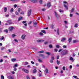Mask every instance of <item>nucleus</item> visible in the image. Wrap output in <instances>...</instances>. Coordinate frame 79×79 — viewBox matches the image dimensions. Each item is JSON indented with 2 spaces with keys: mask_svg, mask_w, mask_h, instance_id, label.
I'll use <instances>...</instances> for the list:
<instances>
[{
  "mask_svg": "<svg viewBox=\"0 0 79 79\" xmlns=\"http://www.w3.org/2000/svg\"><path fill=\"white\" fill-rule=\"evenodd\" d=\"M61 55L63 56L64 55H67L68 53V51L67 50H64L63 51L61 52Z\"/></svg>",
  "mask_w": 79,
  "mask_h": 79,
  "instance_id": "obj_1",
  "label": "nucleus"
},
{
  "mask_svg": "<svg viewBox=\"0 0 79 79\" xmlns=\"http://www.w3.org/2000/svg\"><path fill=\"white\" fill-rule=\"evenodd\" d=\"M64 3V7L65 8V9L66 10H68V6H67V5H68V3L66 1H64L63 2Z\"/></svg>",
  "mask_w": 79,
  "mask_h": 79,
  "instance_id": "obj_2",
  "label": "nucleus"
},
{
  "mask_svg": "<svg viewBox=\"0 0 79 79\" xmlns=\"http://www.w3.org/2000/svg\"><path fill=\"white\" fill-rule=\"evenodd\" d=\"M31 10H30L28 11L27 15L28 16H31Z\"/></svg>",
  "mask_w": 79,
  "mask_h": 79,
  "instance_id": "obj_3",
  "label": "nucleus"
},
{
  "mask_svg": "<svg viewBox=\"0 0 79 79\" xmlns=\"http://www.w3.org/2000/svg\"><path fill=\"white\" fill-rule=\"evenodd\" d=\"M55 14V16L56 18H60V16L59 14H58L56 13V11L54 12Z\"/></svg>",
  "mask_w": 79,
  "mask_h": 79,
  "instance_id": "obj_4",
  "label": "nucleus"
},
{
  "mask_svg": "<svg viewBox=\"0 0 79 79\" xmlns=\"http://www.w3.org/2000/svg\"><path fill=\"white\" fill-rule=\"evenodd\" d=\"M14 29H15V27H9V31H12L14 30Z\"/></svg>",
  "mask_w": 79,
  "mask_h": 79,
  "instance_id": "obj_5",
  "label": "nucleus"
},
{
  "mask_svg": "<svg viewBox=\"0 0 79 79\" xmlns=\"http://www.w3.org/2000/svg\"><path fill=\"white\" fill-rule=\"evenodd\" d=\"M22 71H24V72L26 73H29V70H28L25 69H22Z\"/></svg>",
  "mask_w": 79,
  "mask_h": 79,
  "instance_id": "obj_6",
  "label": "nucleus"
},
{
  "mask_svg": "<svg viewBox=\"0 0 79 79\" xmlns=\"http://www.w3.org/2000/svg\"><path fill=\"white\" fill-rule=\"evenodd\" d=\"M47 6L48 8H50L51 6V3L50 2H48L47 3Z\"/></svg>",
  "mask_w": 79,
  "mask_h": 79,
  "instance_id": "obj_7",
  "label": "nucleus"
},
{
  "mask_svg": "<svg viewBox=\"0 0 79 79\" xmlns=\"http://www.w3.org/2000/svg\"><path fill=\"white\" fill-rule=\"evenodd\" d=\"M25 37L26 35H23L22 36L21 38L23 40H24V39H25Z\"/></svg>",
  "mask_w": 79,
  "mask_h": 79,
  "instance_id": "obj_8",
  "label": "nucleus"
},
{
  "mask_svg": "<svg viewBox=\"0 0 79 79\" xmlns=\"http://www.w3.org/2000/svg\"><path fill=\"white\" fill-rule=\"evenodd\" d=\"M16 59L15 58H13V59H12L11 60V61L12 62H15V61H16Z\"/></svg>",
  "mask_w": 79,
  "mask_h": 79,
  "instance_id": "obj_9",
  "label": "nucleus"
},
{
  "mask_svg": "<svg viewBox=\"0 0 79 79\" xmlns=\"http://www.w3.org/2000/svg\"><path fill=\"white\" fill-rule=\"evenodd\" d=\"M70 60H71V61H74L75 59H73V57H71L70 58Z\"/></svg>",
  "mask_w": 79,
  "mask_h": 79,
  "instance_id": "obj_10",
  "label": "nucleus"
},
{
  "mask_svg": "<svg viewBox=\"0 0 79 79\" xmlns=\"http://www.w3.org/2000/svg\"><path fill=\"white\" fill-rule=\"evenodd\" d=\"M34 26L35 27L36 26H37V22H34Z\"/></svg>",
  "mask_w": 79,
  "mask_h": 79,
  "instance_id": "obj_11",
  "label": "nucleus"
},
{
  "mask_svg": "<svg viewBox=\"0 0 79 79\" xmlns=\"http://www.w3.org/2000/svg\"><path fill=\"white\" fill-rule=\"evenodd\" d=\"M32 2L33 3H36L37 2V0H31Z\"/></svg>",
  "mask_w": 79,
  "mask_h": 79,
  "instance_id": "obj_12",
  "label": "nucleus"
},
{
  "mask_svg": "<svg viewBox=\"0 0 79 79\" xmlns=\"http://www.w3.org/2000/svg\"><path fill=\"white\" fill-rule=\"evenodd\" d=\"M66 40V38H63L61 40V42H63L65 41Z\"/></svg>",
  "mask_w": 79,
  "mask_h": 79,
  "instance_id": "obj_13",
  "label": "nucleus"
},
{
  "mask_svg": "<svg viewBox=\"0 0 79 79\" xmlns=\"http://www.w3.org/2000/svg\"><path fill=\"white\" fill-rule=\"evenodd\" d=\"M33 74H35V73H37V70L36 69H34L33 71Z\"/></svg>",
  "mask_w": 79,
  "mask_h": 79,
  "instance_id": "obj_14",
  "label": "nucleus"
},
{
  "mask_svg": "<svg viewBox=\"0 0 79 79\" xmlns=\"http://www.w3.org/2000/svg\"><path fill=\"white\" fill-rule=\"evenodd\" d=\"M38 42H44V40H37Z\"/></svg>",
  "mask_w": 79,
  "mask_h": 79,
  "instance_id": "obj_15",
  "label": "nucleus"
},
{
  "mask_svg": "<svg viewBox=\"0 0 79 79\" xmlns=\"http://www.w3.org/2000/svg\"><path fill=\"white\" fill-rule=\"evenodd\" d=\"M78 40H73V43H77V42H78Z\"/></svg>",
  "mask_w": 79,
  "mask_h": 79,
  "instance_id": "obj_16",
  "label": "nucleus"
},
{
  "mask_svg": "<svg viewBox=\"0 0 79 79\" xmlns=\"http://www.w3.org/2000/svg\"><path fill=\"white\" fill-rule=\"evenodd\" d=\"M4 12H6V11H7V7H4Z\"/></svg>",
  "mask_w": 79,
  "mask_h": 79,
  "instance_id": "obj_17",
  "label": "nucleus"
},
{
  "mask_svg": "<svg viewBox=\"0 0 79 79\" xmlns=\"http://www.w3.org/2000/svg\"><path fill=\"white\" fill-rule=\"evenodd\" d=\"M44 51L43 50V51H39L38 52V53H44Z\"/></svg>",
  "mask_w": 79,
  "mask_h": 79,
  "instance_id": "obj_18",
  "label": "nucleus"
},
{
  "mask_svg": "<svg viewBox=\"0 0 79 79\" xmlns=\"http://www.w3.org/2000/svg\"><path fill=\"white\" fill-rule=\"evenodd\" d=\"M71 40H72V38H70L69 39V43H70V42H71Z\"/></svg>",
  "mask_w": 79,
  "mask_h": 79,
  "instance_id": "obj_19",
  "label": "nucleus"
},
{
  "mask_svg": "<svg viewBox=\"0 0 79 79\" xmlns=\"http://www.w3.org/2000/svg\"><path fill=\"white\" fill-rule=\"evenodd\" d=\"M4 39V37L3 36H2V37L0 39V40L2 41V40H3Z\"/></svg>",
  "mask_w": 79,
  "mask_h": 79,
  "instance_id": "obj_20",
  "label": "nucleus"
},
{
  "mask_svg": "<svg viewBox=\"0 0 79 79\" xmlns=\"http://www.w3.org/2000/svg\"><path fill=\"white\" fill-rule=\"evenodd\" d=\"M45 71L47 74L48 73V70L47 69H46Z\"/></svg>",
  "mask_w": 79,
  "mask_h": 79,
  "instance_id": "obj_21",
  "label": "nucleus"
},
{
  "mask_svg": "<svg viewBox=\"0 0 79 79\" xmlns=\"http://www.w3.org/2000/svg\"><path fill=\"white\" fill-rule=\"evenodd\" d=\"M9 79H13V77L11 76H9Z\"/></svg>",
  "mask_w": 79,
  "mask_h": 79,
  "instance_id": "obj_22",
  "label": "nucleus"
},
{
  "mask_svg": "<svg viewBox=\"0 0 79 79\" xmlns=\"http://www.w3.org/2000/svg\"><path fill=\"white\" fill-rule=\"evenodd\" d=\"M59 10L60 12V13H63V12H64V10H63L59 9Z\"/></svg>",
  "mask_w": 79,
  "mask_h": 79,
  "instance_id": "obj_23",
  "label": "nucleus"
},
{
  "mask_svg": "<svg viewBox=\"0 0 79 79\" xmlns=\"http://www.w3.org/2000/svg\"><path fill=\"white\" fill-rule=\"evenodd\" d=\"M23 19V17H20L18 19V21H20L21 19Z\"/></svg>",
  "mask_w": 79,
  "mask_h": 79,
  "instance_id": "obj_24",
  "label": "nucleus"
},
{
  "mask_svg": "<svg viewBox=\"0 0 79 79\" xmlns=\"http://www.w3.org/2000/svg\"><path fill=\"white\" fill-rule=\"evenodd\" d=\"M41 32L43 33H44V34H46V32H45V31L44 30H41Z\"/></svg>",
  "mask_w": 79,
  "mask_h": 79,
  "instance_id": "obj_25",
  "label": "nucleus"
},
{
  "mask_svg": "<svg viewBox=\"0 0 79 79\" xmlns=\"http://www.w3.org/2000/svg\"><path fill=\"white\" fill-rule=\"evenodd\" d=\"M74 8H73L71 10V12L72 13H73V12H74Z\"/></svg>",
  "mask_w": 79,
  "mask_h": 79,
  "instance_id": "obj_26",
  "label": "nucleus"
},
{
  "mask_svg": "<svg viewBox=\"0 0 79 79\" xmlns=\"http://www.w3.org/2000/svg\"><path fill=\"white\" fill-rule=\"evenodd\" d=\"M46 53L47 55H50L51 54V53H50L49 52H46Z\"/></svg>",
  "mask_w": 79,
  "mask_h": 79,
  "instance_id": "obj_27",
  "label": "nucleus"
},
{
  "mask_svg": "<svg viewBox=\"0 0 79 79\" xmlns=\"http://www.w3.org/2000/svg\"><path fill=\"white\" fill-rule=\"evenodd\" d=\"M39 77H41V76H42V73H39Z\"/></svg>",
  "mask_w": 79,
  "mask_h": 79,
  "instance_id": "obj_28",
  "label": "nucleus"
},
{
  "mask_svg": "<svg viewBox=\"0 0 79 79\" xmlns=\"http://www.w3.org/2000/svg\"><path fill=\"white\" fill-rule=\"evenodd\" d=\"M18 65L17 64H15L14 65V67L15 68V67H18Z\"/></svg>",
  "mask_w": 79,
  "mask_h": 79,
  "instance_id": "obj_29",
  "label": "nucleus"
},
{
  "mask_svg": "<svg viewBox=\"0 0 79 79\" xmlns=\"http://www.w3.org/2000/svg\"><path fill=\"white\" fill-rule=\"evenodd\" d=\"M78 26V24H77L76 23V24L74 25L75 27H76Z\"/></svg>",
  "mask_w": 79,
  "mask_h": 79,
  "instance_id": "obj_30",
  "label": "nucleus"
},
{
  "mask_svg": "<svg viewBox=\"0 0 79 79\" xmlns=\"http://www.w3.org/2000/svg\"><path fill=\"white\" fill-rule=\"evenodd\" d=\"M1 79H4V76H3V75L1 76Z\"/></svg>",
  "mask_w": 79,
  "mask_h": 79,
  "instance_id": "obj_31",
  "label": "nucleus"
},
{
  "mask_svg": "<svg viewBox=\"0 0 79 79\" xmlns=\"http://www.w3.org/2000/svg\"><path fill=\"white\" fill-rule=\"evenodd\" d=\"M12 35V37H15V36H16V35H15V34H13Z\"/></svg>",
  "mask_w": 79,
  "mask_h": 79,
  "instance_id": "obj_32",
  "label": "nucleus"
},
{
  "mask_svg": "<svg viewBox=\"0 0 79 79\" xmlns=\"http://www.w3.org/2000/svg\"><path fill=\"white\" fill-rule=\"evenodd\" d=\"M15 13L16 15H19V13L17 11H16Z\"/></svg>",
  "mask_w": 79,
  "mask_h": 79,
  "instance_id": "obj_33",
  "label": "nucleus"
},
{
  "mask_svg": "<svg viewBox=\"0 0 79 79\" xmlns=\"http://www.w3.org/2000/svg\"><path fill=\"white\" fill-rule=\"evenodd\" d=\"M53 26H54L53 24L51 25V28H52V29H53Z\"/></svg>",
  "mask_w": 79,
  "mask_h": 79,
  "instance_id": "obj_34",
  "label": "nucleus"
},
{
  "mask_svg": "<svg viewBox=\"0 0 79 79\" xmlns=\"http://www.w3.org/2000/svg\"><path fill=\"white\" fill-rule=\"evenodd\" d=\"M57 32L58 35H59V28L57 29Z\"/></svg>",
  "mask_w": 79,
  "mask_h": 79,
  "instance_id": "obj_35",
  "label": "nucleus"
},
{
  "mask_svg": "<svg viewBox=\"0 0 79 79\" xmlns=\"http://www.w3.org/2000/svg\"><path fill=\"white\" fill-rule=\"evenodd\" d=\"M21 15H24V11H22L21 13Z\"/></svg>",
  "mask_w": 79,
  "mask_h": 79,
  "instance_id": "obj_36",
  "label": "nucleus"
},
{
  "mask_svg": "<svg viewBox=\"0 0 79 79\" xmlns=\"http://www.w3.org/2000/svg\"><path fill=\"white\" fill-rule=\"evenodd\" d=\"M64 23L65 24H68V22H67V21H64Z\"/></svg>",
  "mask_w": 79,
  "mask_h": 79,
  "instance_id": "obj_37",
  "label": "nucleus"
},
{
  "mask_svg": "<svg viewBox=\"0 0 79 79\" xmlns=\"http://www.w3.org/2000/svg\"><path fill=\"white\" fill-rule=\"evenodd\" d=\"M8 30L7 29H6L4 30V32H8Z\"/></svg>",
  "mask_w": 79,
  "mask_h": 79,
  "instance_id": "obj_38",
  "label": "nucleus"
},
{
  "mask_svg": "<svg viewBox=\"0 0 79 79\" xmlns=\"http://www.w3.org/2000/svg\"><path fill=\"white\" fill-rule=\"evenodd\" d=\"M49 48H52V45H49Z\"/></svg>",
  "mask_w": 79,
  "mask_h": 79,
  "instance_id": "obj_39",
  "label": "nucleus"
},
{
  "mask_svg": "<svg viewBox=\"0 0 79 79\" xmlns=\"http://www.w3.org/2000/svg\"><path fill=\"white\" fill-rule=\"evenodd\" d=\"M38 61L40 62H41V63H42V60L39 59L38 60Z\"/></svg>",
  "mask_w": 79,
  "mask_h": 79,
  "instance_id": "obj_40",
  "label": "nucleus"
},
{
  "mask_svg": "<svg viewBox=\"0 0 79 79\" xmlns=\"http://www.w3.org/2000/svg\"><path fill=\"white\" fill-rule=\"evenodd\" d=\"M40 56H42V57H44V55L41 54L40 55Z\"/></svg>",
  "mask_w": 79,
  "mask_h": 79,
  "instance_id": "obj_41",
  "label": "nucleus"
},
{
  "mask_svg": "<svg viewBox=\"0 0 79 79\" xmlns=\"http://www.w3.org/2000/svg\"><path fill=\"white\" fill-rule=\"evenodd\" d=\"M56 48H59L60 47V46L59 45H56Z\"/></svg>",
  "mask_w": 79,
  "mask_h": 79,
  "instance_id": "obj_42",
  "label": "nucleus"
},
{
  "mask_svg": "<svg viewBox=\"0 0 79 79\" xmlns=\"http://www.w3.org/2000/svg\"><path fill=\"white\" fill-rule=\"evenodd\" d=\"M3 49H5V47H2L1 48V50H3Z\"/></svg>",
  "mask_w": 79,
  "mask_h": 79,
  "instance_id": "obj_43",
  "label": "nucleus"
},
{
  "mask_svg": "<svg viewBox=\"0 0 79 79\" xmlns=\"http://www.w3.org/2000/svg\"><path fill=\"white\" fill-rule=\"evenodd\" d=\"M40 4H42V0H40Z\"/></svg>",
  "mask_w": 79,
  "mask_h": 79,
  "instance_id": "obj_44",
  "label": "nucleus"
},
{
  "mask_svg": "<svg viewBox=\"0 0 79 79\" xmlns=\"http://www.w3.org/2000/svg\"><path fill=\"white\" fill-rule=\"evenodd\" d=\"M51 59L52 60H54V57H53V56H52L51 57Z\"/></svg>",
  "mask_w": 79,
  "mask_h": 79,
  "instance_id": "obj_45",
  "label": "nucleus"
},
{
  "mask_svg": "<svg viewBox=\"0 0 79 79\" xmlns=\"http://www.w3.org/2000/svg\"><path fill=\"white\" fill-rule=\"evenodd\" d=\"M31 64H35L34 62H33L32 61H31Z\"/></svg>",
  "mask_w": 79,
  "mask_h": 79,
  "instance_id": "obj_46",
  "label": "nucleus"
},
{
  "mask_svg": "<svg viewBox=\"0 0 79 79\" xmlns=\"http://www.w3.org/2000/svg\"><path fill=\"white\" fill-rule=\"evenodd\" d=\"M3 59H1L0 60V63H2V62H3Z\"/></svg>",
  "mask_w": 79,
  "mask_h": 79,
  "instance_id": "obj_47",
  "label": "nucleus"
},
{
  "mask_svg": "<svg viewBox=\"0 0 79 79\" xmlns=\"http://www.w3.org/2000/svg\"><path fill=\"white\" fill-rule=\"evenodd\" d=\"M40 35H43V34H42V33L41 32L40 33Z\"/></svg>",
  "mask_w": 79,
  "mask_h": 79,
  "instance_id": "obj_48",
  "label": "nucleus"
},
{
  "mask_svg": "<svg viewBox=\"0 0 79 79\" xmlns=\"http://www.w3.org/2000/svg\"><path fill=\"white\" fill-rule=\"evenodd\" d=\"M27 79H30V78H29V76L28 75H27Z\"/></svg>",
  "mask_w": 79,
  "mask_h": 79,
  "instance_id": "obj_49",
  "label": "nucleus"
},
{
  "mask_svg": "<svg viewBox=\"0 0 79 79\" xmlns=\"http://www.w3.org/2000/svg\"><path fill=\"white\" fill-rule=\"evenodd\" d=\"M73 14H70V17H72V16H73Z\"/></svg>",
  "mask_w": 79,
  "mask_h": 79,
  "instance_id": "obj_50",
  "label": "nucleus"
},
{
  "mask_svg": "<svg viewBox=\"0 0 79 79\" xmlns=\"http://www.w3.org/2000/svg\"><path fill=\"white\" fill-rule=\"evenodd\" d=\"M11 22V20H9L8 21V23L9 24H11V23H10Z\"/></svg>",
  "mask_w": 79,
  "mask_h": 79,
  "instance_id": "obj_51",
  "label": "nucleus"
},
{
  "mask_svg": "<svg viewBox=\"0 0 79 79\" xmlns=\"http://www.w3.org/2000/svg\"><path fill=\"white\" fill-rule=\"evenodd\" d=\"M13 8H12L10 10V12H13Z\"/></svg>",
  "mask_w": 79,
  "mask_h": 79,
  "instance_id": "obj_52",
  "label": "nucleus"
},
{
  "mask_svg": "<svg viewBox=\"0 0 79 79\" xmlns=\"http://www.w3.org/2000/svg\"><path fill=\"white\" fill-rule=\"evenodd\" d=\"M63 48H66V46L65 45L63 46Z\"/></svg>",
  "mask_w": 79,
  "mask_h": 79,
  "instance_id": "obj_53",
  "label": "nucleus"
},
{
  "mask_svg": "<svg viewBox=\"0 0 79 79\" xmlns=\"http://www.w3.org/2000/svg\"><path fill=\"white\" fill-rule=\"evenodd\" d=\"M20 11H21V9H20V8H19V9H18V11L19 12H20Z\"/></svg>",
  "mask_w": 79,
  "mask_h": 79,
  "instance_id": "obj_54",
  "label": "nucleus"
},
{
  "mask_svg": "<svg viewBox=\"0 0 79 79\" xmlns=\"http://www.w3.org/2000/svg\"><path fill=\"white\" fill-rule=\"evenodd\" d=\"M65 67L64 66L63 67V70H65Z\"/></svg>",
  "mask_w": 79,
  "mask_h": 79,
  "instance_id": "obj_55",
  "label": "nucleus"
},
{
  "mask_svg": "<svg viewBox=\"0 0 79 79\" xmlns=\"http://www.w3.org/2000/svg\"><path fill=\"white\" fill-rule=\"evenodd\" d=\"M31 23H32V21H30L28 23V24H31Z\"/></svg>",
  "mask_w": 79,
  "mask_h": 79,
  "instance_id": "obj_56",
  "label": "nucleus"
},
{
  "mask_svg": "<svg viewBox=\"0 0 79 79\" xmlns=\"http://www.w3.org/2000/svg\"><path fill=\"white\" fill-rule=\"evenodd\" d=\"M11 73H12V74H15V72L13 71H11Z\"/></svg>",
  "mask_w": 79,
  "mask_h": 79,
  "instance_id": "obj_57",
  "label": "nucleus"
},
{
  "mask_svg": "<svg viewBox=\"0 0 79 79\" xmlns=\"http://www.w3.org/2000/svg\"><path fill=\"white\" fill-rule=\"evenodd\" d=\"M57 64H59V61H58V60H57Z\"/></svg>",
  "mask_w": 79,
  "mask_h": 79,
  "instance_id": "obj_58",
  "label": "nucleus"
},
{
  "mask_svg": "<svg viewBox=\"0 0 79 79\" xmlns=\"http://www.w3.org/2000/svg\"><path fill=\"white\" fill-rule=\"evenodd\" d=\"M47 44H48V42L46 41L44 43L45 45Z\"/></svg>",
  "mask_w": 79,
  "mask_h": 79,
  "instance_id": "obj_59",
  "label": "nucleus"
},
{
  "mask_svg": "<svg viewBox=\"0 0 79 79\" xmlns=\"http://www.w3.org/2000/svg\"><path fill=\"white\" fill-rule=\"evenodd\" d=\"M59 58H60V56H57V59H59Z\"/></svg>",
  "mask_w": 79,
  "mask_h": 79,
  "instance_id": "obj_60",
  "label": "nucleus"
},
{
  "mask_svg": "<svg viewBox=\"0 0 79 79\" xmlns=\"http://www.w3.org/2000/svg\"><path fill=\"white\" fill-rule=\"evenodd\" d=\"M26 23V21H23V24H24V23Z\"/></svg>",
  "mask_w": 79,
  "mask_h": 79,
  "instance_id": "obj_61",
  "label": "nucleus"
},
{
  "mask_svg": "<svg viewBox=\"0 0 79 79\" xmlns=\"http://www.w3.org/2000/svg\"><path fill=\"white\" fill-rule=\"evenodd\" d=\"M50 63H53V60H50Z\"/></svg>",
  "mask_w": 79,
  "mask_h": 79,
  "instance_id": "obj_62",
  "label": "nucleus"
},
{
  "mask_svg": "<svg viewBox=\"0 0 79 79\" xmlns=\"http://www.w3.org/2000/svg\"><path fill=\"white\" fill-rule=\"evenodd\" d=\"M72 68H73V66H72V65H70V69H72Z\"/></svg>",
  "mask_w": 79,
  "mask_h": 79,
  "instance_id": "obj_63",
  "label": "nucleus"
},
{
  "mask_svg": "<svg viewBox=\"0 0 79 79\" xmlns=\"http://www.w3.org/2000/svg\"><path fill=\"white\" fill-rule=\"evenodd\" d=\"M62 50H63V49H60L59 50V52H61V51H62Z\"/></svg>",
  "mask_w": 79,
  "mask_h": 79,
  "instance_id": "obj_64",
  "label": "nucleus"
}]
</instances>
